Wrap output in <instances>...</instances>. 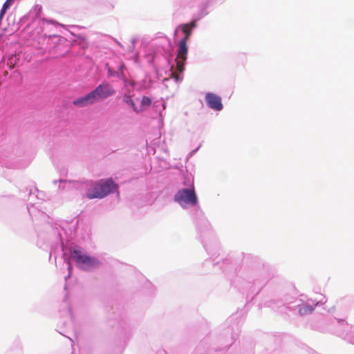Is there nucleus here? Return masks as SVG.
<instances>
[{
	"instance_id": "1",
	"label": "nucleus",
	"mask_w": 354,
	"mask_h": 354,
	"mask_svg": "<svg viewBox=\"0 0 354 354\" xmlns=\"http://www.w3.org/2000/svg\"><path fill=\"white\" fill-rule=\"evenodd\" d=\"M115 93V91L109 84L102 83L84 97L75 100L73 104L80 107L86 106L93 104L99 100L106 99Z\"/></svg>"
},
{
	"instance_id": "2",
	"label": "nucleus",
	"mask_w": 354,
	"mask_h": 354,
	"mask_svg": "<svg viewBox=\"0 0 354 354\" xmlns=\"http://www.w3.org/2000/svg\"><path fill=\"white\" fill-rule=\"evenodd\" d=\"M118 189V185L111 178L100 180L88 190L87 198H102Z\"/></svg>"
},
{
	"instance_id": "3",
	"label": "nucleus",
	"mask_w": 354,
	"mask_h": 354,
	"mask_svg": "<svg viewBox=\"0 0 354 354\" xmlns=\"http://www.w3.org/2000/svg\"><path fill=\"white\" fill-rule=\"evenodd\" d=\"M71 254L72 258L75 261L77 265L83 269L88 270L99 266L100 262L95 258L91 257L77 248H71Z\"/></svg>"
},
{
	"instance_id": "4",
	"label": "nucleus",
	"mask_w": 354,
	"mask_h": 354,
	"mask_svg": "<svg viewBox=\"0 0 354 354\" xmlns=\"http://www.w3.org/2000/svg\"><path fill=\"white\" fill-rule=\"evenodd\" d=\"M174 200L180 205L190 204L194 205L198 199L194 189H182L175 195Z\"/></svg>"
},
{
	"instance_id": "5",
	"label": "nucleus",
	"mask_w": 354,
	"mask_h": 354,
	"mask_svg": "<svg viewBox=\"0 0 354 354\" xmlns=\"http://www.w3.org/2000/svg\"><path fill=\"white\" fill-rule=\"evenodd\" d=\"M187 41L180 40L178 43V48L177 55L176 57V68L181 73L184 70L185 62L187 58L188 47L187 45Z\"/></svg>"
},
{
	"instance_id": "6",
	"label": "nucleus",
	"mask_w": 354,
	"mask_h": 354,
	"mask_svg": "<svg viewBox=\"0 0 354 354\" xmlns=\"http://www.w3.org/2000/svg\"><path fill=\"white\" fill-rule=\"evenodd\" d=\"M205 101L207 106L215 111H221L223 109L221 98L214 93H207L205 95Z\"/></svg>"
},
{
	"instance_id": "7",
	"label": "nucleus",
	"mask_w": 354,
	"mask_h": 354,
	"mask_svg": "<svg viewBox=\"0 0 354 354\" xmlns=\"http://www.w3.org/2000/svg\"><path fill=\"white\" fill-rule=\"evenodd\" d=\"M180 26L182 28V31L185 35L184 37L180 40L188 41L192 33V30L188 26V25L183 24Z\"/></svg>"
},
{
	"instance_id": "8",
	"label": "nucleus",
	"mask_w": 354,
	"mask_h": 354,
	"mask_svg": "<svg viewBox=\"0 0 354 354\" xmlns=\"http://www.w3.org/2000/svg\"><path fill=\"white\" fill-rule=\"evenodd\" d=\"M123 100L125 103H127V104H129V106H131V107L133 109V110L137 113L140 112V111H142V109H138L136 106L135 105L133 100L131 99V96L129 95H124V97H123Z\"/></svg>"
},
{
	"instance_id": "9",
	"label": "nucleus",
	"mask_w": 354,
	"mask_h": 354,
	"mask_svg": "<svg viewBox=\"0 0 354 354\" xmlns=\"http://www.w3.org/2000/svg\"><path fill=\"white\" fill-rule=\"evenodd\" d=\"M313 310V307L309 306L306 304H302L299 308V313L301 315H304L312 313Z\"/></svg>"
},
{
	"instance_id": "10",
	"label": "nucleus",
	"mask_w": 354,
	"mask_h": 354,
	"mask_svg": "<svg viewBox=\"0 0 354 354\" xmlns=\"http://www.w3.org/2000/svg\"><path fill=\"white\" fill-rule=\"evenodd\" d=\"M15 0H6L3 3L0 12V18H2L8 9L13 4Z\"/></svg>"
},
{
	"instance_id": "11",
	"label": "nucleus",
	"mask_w": 354,
	"mask_h": 354,
	"mask_svg": "<svg viewBox=\"0 0 354 354\" xmlns=\"http://www.w3.org/2000/svg\"><path fill=\"white\" fill-rule=\"evenodd\" d=\"M18 60H19V59L17 58V57L15 55H12L10 57H9V59L8 60V62H7L8 66L10 69L14 68L15 65L17 64Z\"/></svg>"
},
{
	"instance_id": "12",
	"label": "nucleus",
	"mask_w": 354,
	"mask_h": 354,
	"mask_svg": "<svg viewBox=\"0 0 354 354\" xmlns=\"http://www.w3.org/2000/svg\"><path fill=\"white\" fill-rule=\"evenodd\" d=\"M151 104V100L149 97L143 96L141 100V104L144 106H149Z\"/></svg>"
},
{
	"instance_id": "13",
	"label": "nucleus",
	"mask_w": 354,
	"mask_h": 354,
	"mask_svg": "<svg viewBox=\"0 0 354 354\" xmlns=\"http://www.w3.org/2000/svg\"><path fill=\"white\" fill-rule=\"evenodd\" d=\"M185 25H188V26L192 29L193 30V28H194L196 26V21H192L189 24H185Z\"/></svg>"
},
{
	"instance_id": "14",
	"label": "nucleus",
	"mask_w": 354,
	"mask_h": 354,
	"mask_svg": "<svg viewBox=\"0 0 354 354\" xmlns=\"http://www.w3.org/2000/svg\"><path fill=\"white\" fill-rule=\"evenodd\" d=\"M172 76H174V77L176 80H178V77H179V75H177V74H176V73H174V72H173V73H172Z\"/></svg>"
}]
</instances>
